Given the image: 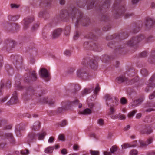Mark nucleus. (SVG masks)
Segmentation results:
<instances>
[{
    "mask_svg": "<svg viewBox=\"0 0 155 155\" xmlns=\"http://www.w3.org/2000/svg\"><path fill=\"white\" fill-rule=\"evenodd\" d=\"M86 72L83 68H79L77 71V76L82 79V77L83 76L84 74Z\"/></svg>",
    "mask_w": 155,
    "mask_h": 155,
    "instance_id": "c85d7f7f",
    "label": "nucleus"
},
{
    "mask_svg": "<svg viewBox=\"0 0 155 155\" xmlns=\"http://www.w3.org/2000/svg\"><path fill=\"white\" fill-rule=\"evenodd\" d=\"M91 110L89 108H87L84 109L83 111L80 112V113L81 114L84 115H87L91 114Z\"/></svg>",
    "mask_w": 155,
    "mask_h": 155,
    "instance_id": "79ce46f5",
    "label": "nucleus"
},
{
    "mask_svg": "<svg viewBox=\"0 0 155 155\" xmlns=\"http://www.w3.org/2000/svg\"><path fill=\"white\" fill-rule=\"evenodd\" d=\"M127 100L124 97L120 99V103L122 104H126L127 103Z\"/></svg>",
    "mask_w": 155,
    "mask_h": 155,
    "instance_id": "774afa93",
    "label": "nucleus"
},
{
    "mask_svg": "<svg viewBox=\"0 0 155 155\" xmlns=\"http://www.w3.org/2000/svg\"><path fill=\"white\" fill-rule=\"evenodd\" d=\"M38 16L40 18H43L45 20L49 17V14L47 11H41L38 13Z\"/></svg>",
    "mask_w": 155,
    "mask_h": 155,
    "instance_id": "b1692460",
    "label": "nucleus"
},
{
    "mask_svg": "<svg viewBox=\"0 0 155 155\" xmlns=\"http://www.w3.org/2000/svg\"><path fill=\"white\" fill-rule=\"evenodd\" d=\"M121 1V0H116L113 5V16L115 19L119 18L126 11L125 7L124 6L119 5Z\"/></svg>",
    "mask_w": 155,
    "mask_h": 155,
    "instance_id": "39448f33",
    "label": "nucleus"
},
{
    "mask_svg": "<svg viewBox=\"0 0 155 155\" xmlns=\"http://www.w3.org/2000/svg\"><path fill=\"white\" fill-rule=\"evenodd\" d=\"M114 106H109L110 107L109 110H110V113H109L110 115H113L114 114V112L116 110V109H115L114 108Z\"/></svg>",
    "mask_w": 155,
    "mask_h": 155,
    "instance_id": "4d7b16f0",
    "label": "nucleus"
},
{
    "mask_svg": "<svg viewBox=\"0 0 155 155\" xmlns=\"http://www.w3.org/2000/svg\"><path fill=\"white\" fill-rule=\"evenodd\" d=\"M62 31V29L60 28L54 30L52 33L51 38L55 39L58 38L61 34Z\"/></svg>",
    "mask_w": 155,
    "mask_h": 155,
    "instance_id": "aec40b11",
    "label": "nucleus"
},
{
    "mask_svg": "<svg viewBox=\"0 0 155 155\" xmlns=\"http://www.w3.org/2000/svg\"><path fill=\"white\" fill-rule=\"evenodd\" d=\"M11 59H13V61H15L17 64L18 63H20L22 62V58L21 56L11 55Z\"/></svg>",
    "mask_w": 155,
    "mask_h": 155,
    "instance_id": "cd10ccee",
    "label": "nucleus"
},
{
    "mask_svg": "<svg viewBox=\"0 0 155 155\" xmlns=\"http://www.w3.org/2000/svg\"><path fill=\"white\" fill-rule=\"evenodd\" d=\"M46 135V131L43 130L36 134L37 137V136L38 137V139L39 140H42L43 139L45 136Z\"/></svg>",
    "mask_w": 155,
    "mask_h": 155,
    "instance_id": "473e14b6",
    "label": "nucleus"
},
{
    "mask_svg": "<svg viewBox=\"0 0 155 155\" xmlns=\"http://www.w3.org/2000/svg\"><path fill=\"white\" fill-rule=\"evenodd\" d=\"M21 153L22 155H27L29 153V151L28 149H26L21 150Z\"/></svg>",
    "mask_w": 155,
    "mask_h": 155,
    "instance_id": "e2e57ef3",
    "label": "nucleus"
},
{
    "mask_svg": "<svg viewBox=\"0 0 155 155\" xmlns=\"http://www.w3.org/2000/svg\"><path fill=\"white\" fill-rule=\"evenodd\" d=\"M100 59L103 62L105 63L109 61L110 59V58L108 55H104L101 57Z\"/></svg>",
    "mask_w": 155,
    "mask_h": 155,
    "instance_id": "e433bc0d",
    "label": "nucleus"
},
{
    "mask_svg": "<svg viewBox=\"0 0 155 155\" xmlns=\"http://www.w3.org/2000/svg\"><path fill=\"white\" fill-rule=\"evenodd\" d=\"M66 103H68V104L69 105L68 106L69 108L71 107L72 106L75 105H77L79 103V101L78 99H75L72 101H65Z\"/></svg>",
    "mask_w": 155,
    "mask_h": 155,
    "instance_id": "2f4dec72",
    "label": "nucleus"
},
{
    "mask_svg": "<svg viewBox=\"0 0 155 155\" xmlns=\"http://www.w3.org/2000/svg\"><path fill=\"white\" fill-rule=\"evenodd\" d=\"M90 153L91 155H99V152L98 151L90 150Z\"/></svg>",
    "mask_w": 155,
    "mask_h": 155,
    "instance_id": "0e129e2a",
    "label": "nucleus"
},
{
    "mask_svg": "<svg viewBox=\"0 0 155 155\" xmlns=\"http://www.w3.org/2000/svg\"><path fill=\"white\" fill-rule=\"evenodd\" d=\"M110 24H109L106 26H104L102 28V30L104 31H106L110 29Z\"/></svg>",
    "mask_w": 155,
    "mask_h": 155,
    "instance_id": "bf43d9fd",
    "label": "nucleus"
},
{
    "mask_svg": "<svg viewBox=\"0 0 155 155\" xmlns=\"http://www.w3.org/2000/svg\"><path fill=\"white\" fill-rule=\"evenodd\" d=\"M75 68H69L68 71V73L69 74H72L74 71Z\"/></svg>",
    "mask_w": 155,
    "mask_h": 155,
    "instance_id": "052dcab7",
    "label": "nucleus"
},
{
    "mask_svg": "<svg viewBox=\"0 0 155 155\" xmlns=\"http://www.w3.org/2000/svg\"><path fill=\"white\" fill-rule=\"evenodd\" d=\"M34 19V17L32 16H28L24 18L23 20L24 29L25 30H26L28 28L29 25L33 21Z\"/></svg>",
    "mask_w": 155,
    "mask_h": 155,
    "instance_id": "f3484780",
    "label": "nucleus"
},
{
    "mask_svg": "<svg viewBox=\"0 0 155 155\" xmlns=\"http://www.w3.org/2000/svg\"><path fill=\"white\" fill-rule=\"evenodd\" d=\"M36 138L37 135L35 133L33 132H29L27 137V142L28 143L32 142L36 139Z\"/></svg>",
    "mask_w": 155,
    "mask_h": 155,
    "instance_id": "4be33fe9",
    "label": "nucleus"
},
{
    "mask_svg": "<svg viewBox=\"0 0 155 155\" xmlns=\"http://www.w3.org/2000/svg\"><path fill=\"white\" fill-rule=\"evenodd\" d=\"M15 43V41H9L6 43L5 47L7 51H9L11 48L14 47Z\"/></svg>",
    "mask_w": 155,
    "mask_h": 155,
    "instance_id": "c756f323",
    "label": "nucleus"
},
{
    "mask_svg": "<svg viewBox=\"0 0 155 155\" xmlns=\"http://www.w3.org/2000/svg\"><path fill=\"white\" fill-rule=\"evenodd\" d=\"M138 151L136 150L133 149L130 152V155H137Z\"/></svg>",
    "mask_w": 155,
    "mask_h": 155,
    "instance_id": "69168bd1",
    "label": "nucleus"
},
{
    "mask_svg": "<svg viewBox=\"0 0 155 155\" xmlns=\"http://www.w3.org/2000/svg\"><path fill=\"white\" fill-rule=\"evenodd\" d=\"M153 131V130L149 126L145 125L142 127V129L140 131V133L142 134H146L149 135Z\"/></svg>",
    "mask_w": 155,
    "mask_h": 155,
    "instance_id": "412c9836",
    "label": "nucleus"
},
{
    "mask_svg": "<svg viewBox=\"0 0 155 155\" xmlns=\"http://www.w3.org/2000/svg\"><path fill=\"white\" fill-rule=\"evenodd\" d=\"M139 80V78L137 77H135L131 80H129L127 78L126 81V84L127 85H131L137 82Z\"/></svg>",
    "mask_w": 155,
    "mask_h": 155,
    "instance_id": "a878e982",
    "label": "nucleus"
},
{
    "mask_svg": "<svg viewBox=\"0 0 155 155\" xmlns=\"http://www.w3.org/2000/svg\"><path fill=\"white\" fill-rule=\"evenodd\" d=\"M15 86L17 89L19 90L24 89L26 91V94L27 95H35L37 96L38 94L39 97H41L43 94L45 93V91L44 90H40V88H38L37 89H35L33 87L30 86L28 87H25L22 86L21 83L19 81H16L15 83Z\"/></svg>",
    "mask_w": 155,
    "mask_h": 155,
    "instance_id": "7ed1b4c3",
    "label": "nucleus"
},
{
    "mask_svg": "<svg viewBox=\"0 0 155 155\" xmlns=\"http://www.w3.org/2000/svg\"><path fill=\"white\" fill-rule=\"evenodd\" d=\"M147 55V53L146 51H143L140 53L139 55L140 57L144 58Z\"/></svg>",
    "mask_w": 155,
    "mask_h": 155,
    "instance_id": "338daca9",
    "label": "nucleus"
},
{
    "mask_svg": "<svg viewBox=\"0 0 155 155\" xmlns=\"http://www.w3.org/2000/svg\"><path fill=\"white\" fill-rule=\"evenodd\" d=\"M89 73L86 71L83 76L82 77V79L84 80H89Z\"/></svg>",
    "mask_w": 155,
    "mask_h": 155,
    "instance_id": "09e8293b",
    "label": "nucleus"
},
{
    "mask_svg": "<svg viewBox=\"0 0 155 155\" xmlns=\"http://www.w3.org/2000/svg\"><path fill=\"white\" fill-rule=\"evenodd\" d=\"M127 78L124 76L121 75L117 77L116 79V81L119 84L123 82H125L126 84V81L127 80Z\"/></svg>",
    "mask_w": 155,
    "mask_h": 155,
    "instance_id": "bb28decb",
    "label": "nucleus"
},
{
    "mask_svg": "<svg viewBox=\"0 0 155 155\" xmlns=\"http://www.w3.org/2000/svg\"><path fill=\"white\" fill-rule=\"evenodd\" d=\"M146 28L150 29L152 28L155 25V20L151 18L147 17L145 22Z\"/></svg>",
    "mask_w": 155,
    "mask_h": 155,
    "instance_id": "4468645a",
    "label": "nucleus"
},
{
    "mask_svg": "<svg viewBox=\"0 0 155 155\" xmlns=\"http://www.w3.org/2000/svg\"><path fill=\"white\" fill-rule=\"evenodd\" d=\"M54 149L53 146L49 147L46 148L45 150V153L50 154L52 153Z\"/></svg>",
    "mask_w": 155,
    "mask_h": 155,
    "instance_id": "c03bdc74",
    "label": "nucleus"
},
{
    "mask_svg": "<svg viewBox=\"0 0 155 155\" xmlns=\"http://www.w3.org/2000/svg\"><path fill=\"white\" fill-rule=\"evenodd\" d=\"M86 37L87 38L94 40H96L97 38V37L91 32H90L87 34L86 35Z\"/></svg>",
    "mask_w": 155,
    "mask_h": 155,
    "instance_id": "58836bf2",
    "label": "nucleus"
},
{
    "mask_svg": "<svg viewBox=\"0 0 155 155\" xmlns=\"http://www.w3.org/2000/svg\"><path fill=\"white\" fill-rule=\"evenodd\" d=\"M141 25L140 24L136 25L133 29V32L134 33H136L138 32L141 29Z\"/></svg>",
    "mask_w": 155,
    "mask_h": 155,
    "instance_id": "a18cd8bd",
    "label": "nucleus"
},
{
    "mask_svg": "<svg viewBox=\"0 0 155 155\" xmlns=\"http://www.w3.org/2000/svg\"><path fill=\"white\" fill-rule=\"evenodd\" d=\"M134 15L133 13H126L124 15V18L127 19L129 18L130 16H133Z\"/></svg>",
    "mask_w": 155,
    "mask_h": 155,
    "instance_id": "680f3d73",
    "label": "nucleus"
},
{
    "mask_svg": "<svg viewBox=\"0 0 155 155\" xmlns=\"http://www.w3.org/2000/svg\"><path fill=\"white\" fill-rule=\"evenodd\" d=\"M5 137L7 139H10L11 141V143H14L15 140L13 138V135L11 133H6L5 134Z\"/></svg>",
    "mask_w": 155,
    "mask_h": 155,
    "instance_id": "ea45409f",
    "label": "nucleus"
},
{
    "mask_svg": "<svg viewBox=\"0 0 155 155\" xmlns=\"http://www.w3.org/2000/svg\"><path fill=\"white\" fill-rule=\"evenodd\" d=\"M31 81H35L37 79V77L36 75L35 72V71H33L31 74Z\"/></svg>",
    "mask_w": 155,
    "mask_h": 155,
    "instance_id": "49530a36",
    "label": "nucleus"
},
{
    "mask_svg": "<svg viewBox=\"0 0 155 155\" xmlns=\"http://www.w3.org/2000/svg\"><path fill=\"white\" fill-rule=\"evenodd\" d=\"M77 9L78 8L75 5H72L67 9L62 10L60 15L61 19L63 21H66L71 18L74 22L76 19V17L78 14L76 13Z\"/></svg>",
    "mask_w": 155,
    "mask_h": 155,
    "instance_id": "f03ea898",
    "label": "nucleus"
},
{
    "mask_svg": "<svg viewBox=\"0 0 155 155\" xmlns=\"http://www.w3.org/2000/svg\"><path fill=\"white\" fill-rule=\"evenodd\" d=\"M153 140V138L151 137L147 139L146 141L140 140L139 141L140 144L139 147L141 148H146L148 145L151 144Z\"/></svg>",
    "mask_w": 155,
    "mask_h": 155,
    "instance_id": "6ab92c4d",
    "label": "nucleus"
},
{
    "mask_svg": "<svg viewBox=\"0 0 155 155\" xmlns=\"http://www.w3.org/2000/svg\"><path fill=\"white\" fill-rule=\"evenodd\" d=\"M148 61L151 63L155 62V51L152 52L151 55L148 59Z\"/></svg>",
    "mask_w": 155,
    "mask_h": 155,
    "instance_id": "f704fd0d",
    "label": "nucleus"
},
{
    "mask_svg": "<svg viewBox=\"0 0 155 155\" xmlns=\"http://www.w3.org/2000/svg\"><path fill=\"white\" fill-rule=\"evenodd\" d=\"M18 102L17 93L16 91H15L12 94V96L10 100L7 103V104L9 105L10 104H16Z\"/></svg>",
    "mask_w": 155,
    "mask_h": 155,
    "instance_id": "a211bd4d",
    "label": "nucleus"
},
{
    "mask_svg": "<svg viewBox=\"0 0 155 155\" xmlns=\"http://www.w3.org/2000/svg\"><path fill=\"white\" fill-rule=\"evenodd\" d=\"M71 27L70 25L66 26L65 28L64 33L66 35H68L71 31Z\"/></svg>",
    "mask_w": 155,
    "mask_h": 155,
    "instance_id": "de8ad7c7",
    "label": "nucleus"
},
{
    "mask_svg": "<svg viewBox=\"0 0 155 155\" xmlns=\"http://www.w3.org/2000/svg\"><path fill=\"white\" fill-rule=\"evenodd\" d=\"M129 35L126 32H123L119 34H114L111 35H109L106 37L107 40H114L111 41L107 44V46L111 49H114L116 52L120 53L122 49L124 48V47H121V46L117 45L118 42H115V40L118 42L121 40L125 39L127 38Z\"/></svg>",
    "mask_w": 155,
    "mask_h": 155,
    "instance_id": "f257e3e1",
    "label": "nucleus"
},
{
    "mask_svg": "<svg viewBox=\"0 0 155 155\" xmlns=\"http://www.w3.org/2000/svg\"><path fill=\"white\" fill-rule=\"evenodd\" d=\"M76 13L78 14L76 17V19L74 22L75 23V27L78 28L80 25L83 26L88 25L90 22L89 18L87 16H84L83 12L78 8Z\"/></svg>",
    "mask_w": 155,
    "mask_h": 155,
    "instance_id": "20e7f679",
    "label": "nucleus"
},
{
    "mask_svg": "<svg viewBox=\"0 0 155 155\" xmlns=\"http://www.w3.org/2000/svg\"><path fill=\"white\" fill-rule=\"evenodd\" d=\"M76 3L77 5L81 8H84L87 4V9H90L94 7V2L96 0H85V2H82L81 0H76Z\"/></svg>",
    "mask_w": 155,
    "mask_h": 155,
    "instance_id": "0eeeda50",
    "label": "nucleus"
},
{
    "mask_svg": "<svg viewBox=\"0 0 155 155\" xmlns=\"http://www.w3.org/2000/svg\"><path fill=\"white\" fill-rule=\"evenodd\" d=\"M111 0H106L103 3L99 4L95 6L96 9L101 14L107 11L109 9L111 4Z\"/></svg>",
    "mask_w": 155,
    "mask_h": 155,
    "instance_id": "1a4fd4ad",
    "label": "nucleus"
},
{
    "mask_svg": "<svg viewBox=\"0 0 155 155\" xmlns=\"http://www.w3.org/2000/svg\"><path fill=\"white\" fill-rule=\"evenodd\" d=\"M40 127V122L39 121L35 122L34 125L31 127L32 130L37 131L39 129Z\"/></svg>",
    "mask_w": 155,
    "mask_h": 155,
    "instance_id": "72a5a7b5",
    "label": "nucleus"
},
{
    "mask_svg": "<svg viewBox=\"0 0 155 155\" xmlns=\"http://www.w3.org/2000/svg\"><path fill=\"white\" fill-rule=\"evenodd\" d=\"M137 141L135 140L131 143V144L125 143L122 145V147L123 149H126L127 148L131 147H135L138 146L137 143Z\"/></svg>",
    "mask_w": 155,
    "mask_h": 155,
    "instance_id": "5701e85b",
    "label": "nucleus"
},
{
    "mask_svg": "<svg viewBox=\"0 0 155 155\" xmlns=\"http://www.w3.org/2000/svg\"><path fill=\"white\" fill-rule=\"evenodd\" d=\"M117 150V147L116 146H112L110 149V152L112 153H114L115 152H116Z\"/></svg>",
    "mask_w": 155,
    "mask_h": 155,
    "instance_id": "13d9d810",
    "label": "nucleus"
},
{
    "mask_svg": "<svg viewBox=\"0 0 155 155\" xmlns=\"http://www.w3.org/2000/svg\"><path fill=\"white\" fill-rule=\"evenodd\" d=\"M68 103H66L65 101H63L61 104L62 107H59L56 110L54 111L53 114L54 115L60 114L64 111L69 109L68 107L69 106V105H68Z\"/></svg>",
    "mask_w": 155,
    "mask_h": 155,
    "instance_id": "ddd939ff",
    "label": "nucleus"
},
{
    "mask_svg": "<svg viewBox=\"0 0 155 155\" xmlns=\"http://www.w3.org/2000/svg\"><path fill=\"white\" fill-rule=\"evenodd\" d=\"M92 91V90L91 89H85L84 90L82 91V94L83 96L86 95L87 94L90 93Z\"/></svg>",
    "mask_w": 155,
    "mask_h": 155,
    "instance_id": "603ef678",
    "label": "nucleus"
},
{
    "mask_svg": "<svg viewBox=\"0 0 155 155\" xmlns=\"http://www.w3.org/2000/svg\"><path fill=\"white\" fill-rule=\"evenodd\" d=\"M24 77V81L25 82L28 83L31 81L30 74L28 73L26 74H25Z\"/></svg>",
    "mask_w": 155,
    "mask_h": 155,
    "instance_id": "37998d69",
    "label": "nucleus"
},
{
    "mask_svg": "<svg viewBox=\"0 0 155 155\" xmlns=\"http://www.w3.org/2000/svg\"><path fill=\"white\" fill-rule=\"evenodd\" d=\"M81 64L85 66L87 64L91 69L94 70L96 69L98 66L97 63L95 60L90 59L89 58L84 59L81 62Z\"/></svg>",
    "mask_w": 155,
    "mask_h": 155,
    "instance_id": "9d476101",
    "label": "nucleus"
},
{
    "mask_svg": "<svg viewBox=\"0 0 155 155\" xmlns=\"http://www.w3.org/2000/svg\"><path fill=\"white\" fill-rule=\"evenodd\" d=\"M137 111L136 110H134L131 112H130L128 114V117L129 118H131L137 112Z\"/></svg>",
    "mask_w": 155,
    "mask_h": 155,
    "instance_id": "6e6d98bb",
    "label": "nucleus"
},
{
    "mask_svg": "<svg viewBox=\"0 0 155 155\" xmlns=\"http://www.w3.org/2000/svg\"><path fill=\"white\" fill-rule=\"evenodd\" d=\"M106 104L108 106H114V103L116 105H117L119 103V99L116 97L112 96L108 94H106L104 96Z\"/></svg>",
    "mask_w": 155,
    "mask_h": 155,
    "instance_id": "6e6552de",
    "label": "nucleus"
},
{
    "mask_svg": "<svg viewBox=\"0 0 155 155\" xmlns=\"http://www.w3.org/2000/svg\"><path fill=\"white\" fill-rule=\"evenodd\" d=\"M48 97H43L40 99V102L42 103H48Z\"/></svg>",
    "mask_w": 155,
    "mask_h": 155,
    "instance_id": "3c124183",
    "label": "nucleus"
},
{
    "mask_svg": "<svg viewBox=\"0 0 155 155\" xmlns=\"http://www.w3.org/2000/svg\"><path fill=\"white\" fill-rule=\"evenodd\" d=\"M145 37L143 35H139L136 37H134L128 41L127 44L130 46H132L137 45L140 41L143 40Z\"/></svg>",
    "mask_w": 155,
    "mask_h": 155,
    "instance_id": "9b49d317",
    "label": "nucleus"
},
{
    "mask_svg": "<svg viewBox=\"0 0 155 155\" xmlns=\"http://www.w3.org/2000/svg\"><path fill=\"white\" fill-rule=\"evenodd\" d=\"M141 73L143 76L146 77L148 74V71L145 69H143L141 71Z\"/></svg>",
    "mask_w": 155,
    "mask_h": 155,
    "instance_id": "864d4df0",
    "label": "nucleus"
},
{
    "mask_svg": "<svg viewBox=\"0 0 155 155\" xmlns=\"http://www.w3.org/2000/svg\"><path fill=\"white\" fill-rule=\"evenodd\" d=\"M100 20L101 21H107L110 20V17L106 15L101 14L99 17Z\"/></svg>",
    "mask_w": 155,
    "mask_h": 155,
    "instance_id": "c9c22d12",
    "label": "nucleus"
},
{
    "mask_svg": "<svg viewBox=\"0 0 155 155\" xmlns=\"http://www.w3.org/2000/svg\"><path fill=\"white\" fill-rule=\"evenodd\" d=\"M83 47L86 49H90L98 52L101 51L102 50V48L100 45L97 43L93 42L85 41L84 43Z\"/></svg>",
    "mask_w": 155,
    "mask_h": 155,
    "instance_id": "423d86ee",
    "label": "nucleus"
},
{
    "mask_svg": "<svg viewBox=\"0 0 155 155\" xmlns=\"http://www.w3.org/2000/svg\"><path fill=\"white\" fill-rule=\"evenodd\" d=\"M147 84V86L145 89L146 92H148L150 87L153 88L155 87V74H153L150 78Z\"/></svg>",
    "mask_w": 155,
    "mask_h": 155,
    "instance_id": "2eb2a0df",
    "label": "nucleus"
},
{
    "mask_svg": "<svg viewBox=\"0 0 155 155\" xmlns=\"http://www.w3.org/2000/svg\"><path fill=\"white\" fill-rule=\"evenodd\" d=\"M39 74L41 77L45 81H48L49 80V74L46 69L41 68L40 70Z\"/></svg>",
    "mask_w": 155,
    "mask_h": 155,
    "instance_id": "dca6fc26",
    "label": "nucleus"
},
{
    "mask_svg": "<svg viewBox=\"0 0 155 155\" xmlns=\"http://www.w3.org/2000/svg\"><path fill=\"white\" fill-rule=\"evenodd\" d=\"M71 88H74V90L72 91V92L75 94L77 92L80 90V87L78 84L74 85L72 84L71 86Z\"/></svg>",
    "mask_w": 155,
    "mask_h": 155,
    "instance_id": "a19ab883",
    "label": "nucleus"
},
{
    "mask_svg": "<svg viewBox=\"0 0 155 155\" xmlns=\"http://www.w3.org/2000/svg\"><path fill=\"white\" fill-rule=\"evenodd\" d=\"M81 33L80 32L78 31H76L74 34V35L73 37V38L74 40H76L79 37Z\"/></svg>",
    "mask_w": 155,
    "mask_h": 155,
    "instance_id": "8fccbe9b",
    "label": "nucleus"
},
{
    "mask_svg": "<svg viewBox=\"0 0 155 155\" xmlns=\"http://www.w3.org/2000/svg\"><path fill=\"white\" fill-rule=\"evenodd\" d=\"M19 17L20 15H9L8 16V19L10 21H15L18 20Z\"/></svg>",
    "mask_w": 155,
    "mask_h": 155,
    "instance_id": "4c0bfd02",
    "label": "nucleus"
},
{
    "mask_svg": "<svg viewBox=\"0 0 155 155\" xmlns=\"http://www.w3.org/2000/svg\"><path fill=\"white\" fill-rule=\"evenodd\" d=\"M143 100V99L142 97L140 98L137 100L134 101L133 104H131L130 106L134 107L137 106L140 104Z\"/></svg>",
    "mask_w": 155,
    "mask_h": 155,
    "instance_id": "393cba45",
    "label": "nucleus"
},
{
    "mask_svg": "<svg viewBox=\"0 0 155 155\" xmlns=\"http://www.w3.org/2000/svg\"><path fill=\"white\" fill-rule=\"evenodd\" d=\"M52 0H44L40 3V5L43 7H49L51 5Z\"/></svg>",
    "mask_w": 155,
    "mask_h": 155,
    "instance_id": "7c9ffc66",
    "label": "nucleus"
},
{
    "mask_svg": "<svg viewBox=\"0 0 155 155\" xmlns=\"http://www.w3.org/2000/svg\"><path fill=\"white\" fill-rule=\"evenodd\" d=\"M6 25V28L9 31H11L13 32H15L19 28V25L16 23H8L7 22H5L2 24V26L5 27Z\"/></svg>",
    "mask_w": 155,
    "mask_h": 155,
    "instance_id": "f8f14e48",
    "label": "nucleus"
},
{
    "mask_svg": "<svg viewBox=\"0 0 155 155\" xmlns=\"http://www.w3.org/2000/svg\"><path fill=\"white\" fill-rule=\"evenodd\" d=\"M7 121L5 119L0 117V127L6 123Z\"/></svg>",
    "mask_w": 155,
    "mask_h": 155,
    "instance_id": "5fc2aeb1",
    "label": "nucleus"
}]
</instances>
